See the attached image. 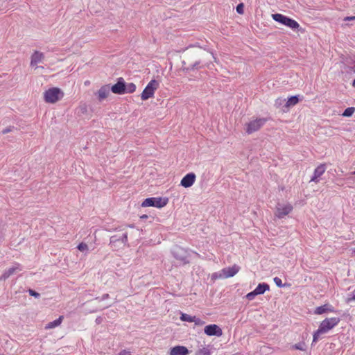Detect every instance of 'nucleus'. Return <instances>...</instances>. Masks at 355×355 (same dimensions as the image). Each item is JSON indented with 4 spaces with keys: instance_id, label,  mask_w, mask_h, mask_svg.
Wrapping results in <instances>:
<instances>
[{
    "instance_id": "21",
    "label": "nucleus",
    "mask_w": 355,
    "mask_h": 355,
    "mask_svg": "<svg viewBox=\"0 0 355 355\" xmlns=\"http://www.w3.org/2000/svg\"><path fill=\"white\" fill-rule=\"evenodd\" d=\"M125 93L132 94L134 93L136 91L137 87L135 83H130L128 84H125Z\"/></svg>"
},
{
    "instance_id": "40",
    "label": "nucleus",
    "mask_w": 355,
    "mask_h": 355,
    "mask_svg": "<svg viewBox=\"0 0 355 355\" xmlns=\"http://www.w3.org/2000/svg\"><path fill=\"white\" fill-rule=\"evenodd\" d=\"M353 174L355 175V171L353 172Z\"/></svg>"
},
{
    "instance_id": "4",
    "label": "nucleus",
    "mask_w": 355,
    "mask_h": 355,
    "mask_svg": "<svg viewBox=\"0 0 355 355\" xmlns=\"http://www.w3.org/2000/svg\"><path fill=\"white\" fill-rule=\"evenodd\" d=\"M272 17L275 21H277L283 25H285L291 29L294 30L298 29L300 28V24L297 21L291 18H289L282 14H272Z\"/></svg>"
},
{
    "instance_id": "33",
    "label": "nucleus",
    "mask_w": 355,
    "mask_h": 355,
    "mask_svg": "<svg viewBox=\"0 0 355 355\" xmlns=\"http://www.w3.org/2000/svg\"><path fill=\"white\" fill-rule=\"evenodd\" d=\"M28 293L31 296H33L35 297H38L40 296V294L38 293H37L35 291L31 290V289L29 290Z\"/></svg>"
},
{
    "instance_id": "35",
    "label": "nucleus",
    "mask_w": 355,
    "mask_h": 355,
    "mask_svg": "<svg viewBox=\"0 0 355 355\" xmlns=\"http://www.w3.org/2000/svg\"><path fill=\"white\" fill-rule=\"evenodd\" d=\"M354 68L355 69V55L353 56Z\"/></svg>"
},
{
    "instance_id": "32",
    "label": "nucleus",
    "mask_w": 355,
    "mask_h": 355,
    "mask_svg": "<svg viewBox=\"0 0 355 355\" xmlns=\"http://www.w3.org/2000/svg\"><path fill=\"white\" fill-rule=\"evenodd\" d=\"M130 354H131L130 351L127 350V349L121 350V351L118 354V355H130Z\"/></svg>"
},
{
    "instance_id": "11",
    "label": "nucleus",
    "mask_w": 355,
    "mask_h": 355,
    "mask_svg": "<svg viewBox=\"0 0 355 355\" xmlns=\"http://www.w3.org/2000/svg\"><path fill=\"white\" fill-rule=\"evenodd\" d=\"M125 83L123 80V78H120L118 80V82L112 85L111 87V91L114 94H123L125 93Z\"/></svg>"
},
{
    "instance_id": "1",
    "label": "nucleus",
    "mask_w": 355,
    "mask_h": 355,
    "mask_svg": "<svg viewBox=\"0 0 355 355\" xmlns=\"http://www.w3.org/2000/svg\"><path fill=\"white\" fill-rule=\"evenodd\" d=\"M340 322V319L336 317L326 318L322 320L319 328L314 332L313 336V342L315 343L318 340L321 334H325L336 327Z\"/></svg>"
},
{
    "instance_id": "31",
    "label": "nucleus",
    "mask_w": 355,
    "mask_h": 355,
    "mask_svg": "<svg viewBox=\"0 0 355 355\" xmlns=\"http://www.w3.org/2000/svg\"><path fill=\"white\" fill-rule=\"evenodd\" d=\"M274 282L275 283V284L278 286V287H282L283 286V284H282V279L279 277H275L274 278Z\"/></svg>"
},
{
    "instance_id": "20",
    "label": "nucleus",
    "mask_w": 355,
    "mask_h": 355,
    "mask_svg": "<svg viewBox=\"0 0 355 355\" xmlns=\"http://www.w3.org/2000/svg\"><path fill=\"white\" fill-rule=\"evenodd\" d=\"M299 102V98L297 96H293L288 98V101L286 103L285 107L288 108L291 106H294L297 104Z\"/></svg>"
},
{
    "instance_id": "22",
    "label": "nucleus",
    "mask_w": 355,
    "mask_h": 355,
    "mask_svg": "<svg viewBox=\"0 0 355 355\" xmlns=\"http://www.w3.org/2000/svg\"><path fill=\"white\" fill-rule=\"evenodd\" d=\"M196 355H211V352L208 347H204L201 349H199L196 352Z\"/></svg>"
},
{
    "instance_id": "39",
    "label": "nucleus",
    "mask_w": 355,
    "mask_h": 355,
    "mask_svg": "<svg viewBox=\"0 0 355 355\" xmlns=\"http://www.w3.org/2000/svg\"><path fill=\"white\" fill-rule=\"evenodd\" d=\"M352 299L355 300V291H354V295L352 297Z\"/></svg>"
},
{
    "instance_id": "29",
    "label": "nucleus",
    "mask_w": 355,
    "mask_h": 355,
    "mask_svg": "<svg viewBox=\"0 0 355 355\" xmlns=\"http://www.w3.org/2000/svg\"><path fill=\"white\" fill-rule=\"evenodd\" d=\"M219 276H221V271L218 273V272H214L211 275V279L212 280H216L217 279H224L223 277H219Z\"/></svg>"
},
{
    "instance_id": "8",
    "label": "nucleus",
    "mask_w": 355,
    "mask_h": 355,
    "mask_svg": "<svg viewBox=\"0 0 355 355\" xmlns=\"http://www.w3.org/2000/svg\"><path fill=\"white\" fill-rule=\"evenodd\" d=\"M240 269L241 268L236 264L231 267L224 268L221 270L220 277H223L224 279L232 277L239 272Z\"/></svg>"
},
{
    "instance_id": "27",
    "label": "nucleus",
    "mask_w": 355,
    "mask_h": 355,
    "mask_svg": "<svg viewBox=\"0 0 355 355\" xmlns=\"http://www.w3.org/2000/svg\"><path fill=\"white\" fill-rule=\"evenodd\" d=\"M77 248L81 252H84L88 250V245L83 242L80 243Z\"/></svg>"
},
{
    "instance_id": "25",
    "label": "nucleus",
    "mask_w": 355,
    "mask_h": 355,
    "mask_svg": "<svg viewBox=\"0 0 355 355\" xmlns=\"http://www.w3.org/2000/svg\"><path fill=\"white\" fill-rule=\"evenodd\" d=\"M292 348L295 349L304 351L305 350V343L304 342H302V343L295 344V345H293Z\"/></svg>"
},
{
    "instance_id": "38",
    "label": "nucleus",
    "mask_w": 355,
    "mask_h": 355,
    "mask_svg": "<svg viewBox=\"0 0 355 355\" xmlns=\"http://www.w3.org/2000/svg\"><path fill=\"white\" fill-rule=\"evenodd\" d=\"M352 86L355 88V79L352 82Z\"/></svg>"
},
{
    "instance_id": "17",
    "label": "nucleus",
    "mask_w": 355,
    "mask_h": 355,
    "mask_svg": "<svg viewBox=\"0 0 355 355\" xmlns=\"http://www.w3.org/2000/svg\"><path fill=\"white\" fill-rule=\"evenodd\" d=\"M326 170V167L324 164L319 165L314 171L313 177L311 178V181L318 182V178H320Z\"/></svg>"
},
{
    "instance_id": "26",
    "label": "nucleus",
    "mask_w": 355,
    "mask_h": 355,
    "mask_svg": "<svg viewBox=\"0 0 355 355\" xmlns=\"http://www.w3.org/2000/svg\"><path fill=\"white\" fill-rule=\"evenodd\" d=\"M194 322L196 326H202L205 324V322L200 319L199 318H197L196 316H193V322Z\"/></svg>"
},
{
    "instance_id": "2",
    "label": "nucleus",
    "mask_w": 355,
    "mask_h": 355,
    "mask_svg": "<svg viewBox=\"0 0 355 355\" xmlns=\"http://www.w3.org/2000/svg\"><path fill=\"white\" fill-rule=\"evenodd\" d=\"M63 91L58 87H51L46 90L43 94L44 100L47 103L54 104L64 97Z\"/></svg>"
},
{
    "instance_id": "10",
    "label": "nucleus",
    "mask_w": 355,
    "mask_h": 355,
    "mask_svg": "<svg viewBox=\"0 0 355 355\" xmlns=\"http://www.w3.org/2000/svg\"><path fill=\"white\" fill-rule=\"evenodd\" d=\"M196 179V175H195V173H187L181 180L180 185L185 188L191 187L194 184Z\"/></svg>"
},
{
    "instance_id": "30",
    "label": "nucleus",
    "mask_w": 355,
    "mask_h": 355,
    "mask_svg": "<svg viewBox=\"0 0 355 355\" xmlns=\"http://www.w3.org/2000/svg\"><path fill=\"white\" fill-rule=\"evenodd\" d=\"M256 295H257V293L253 291L246 295V298L248 300H252Z\"/></svg>"
},
{
    "instance_id": "15",
    "label": "nucleus",
    "mask_w": 355,
    "mask_h": 355,
    "mask_svg": "<svg viewBox=\"0 0 355 355\" xmlns=\"http://www.w3.org/2000/svg\"><path fill=\"white\" fill-rule=\"evenodd\" d=\"M170 355H188L189 350L184 346L178 345L171 349Z\"/></svg>"
},
{
    "instance_id": "3",
    "label": "nucleus",
    "mask_w": 355,
    "mask_h": 355,
    "mask_svg": "<svg viewBox=\"0 0 355 355\" xmlns=\"http://www.w3.org/2000/svg\"><path fill=\"white\" fill-rule=\"evenodd\" d=\"M159 87V83L157 80L155 79L151 80L141 92V99L142 101H147L149 98H153Z\"/></svg>"
},
{
    "instance_id": "5",
    "label": "nucleus",
    "mask_w": 355,
    "mask_h": 355,
    "mask_svg": "<svg viewBox=\"0 0 355 355\" xmlns=\"http://www.w3.org/2000/svg\"><path fill=\"white\" fill-rule=\"evenodd\" d=\"M168 202V198H148L145 199L142 203L141 207H155L157 208H162L165 207Z\"/></svg>"
},
{
    "instance_id": "12",
    "label": "nucleus",
    "mask_w": 355,
    "mask_h": 355,
    "mask_svg": "<svg viewBox=\"0 0 355 355\" xmlns=\"http://www.w3.org/2000/svg\"><path fill=\"white\" fill-rule=\"evenodd\" d=\"M22 270V267L20 263H16L13 266L9 268L8 269L6 270L2 274L1 277V279L6 280L8 279L10 276L13 275L14 273L17 272H19Z\"/></svg>"
},
{
    "instance_id": "37",
    "label": "nucleus",
    "mask_w": 355,
    "mask_h": 355,
    "mask_svg": "<svg viewBox=\"0 0 355 355\" xmlns=\"http://www.w3.org/2000/svg\"><path fill=\"white\" fill-rule=\"evenodd\" d=\"M9 132V130H3V133L5 134V133H7Z\"/></svg>"
},
{
    "instance_id": "34",
    "label": "nucleus",
    "mask_w": 355,
    "mask_h": 355,
    "mask_svg": "<svg viewBox=\"0 0 355 355\" xmlns=\"http://www.w3.org/2000/svg\"><path fill=\"white\" fill-rule=\"evenodd\" d=\"M355 20V16L346 17L344 18V21H352Z\"/></svg>"
},
{
    "instance_id": "7",
    "label": "nucleus",
    "mask_w": 355,
    "mask_h": 355,
    "mask_svg": "<svg viewBox=\"0 0 355 355\" xmlns=\"http://www.w3.org/2000/svg\"><path fill=\"white\" fill-rule=\"evenodd\" d=\"M293 209V207L290 203L278 204L276 207L275 215L278 218H283L286 216L288 215Z\"/></svg>"
},
{
    "instance_id": "14",
    "label": "nucleus",
    "mask_w": 355,
    "mask_h": 355,
    "mask_svg": "<svg viewBox=\"0 0 355 355\" xmlns=\"http://www.w3.org/2000/svg\"><path fill=\"white\" fill-rule=\"evenodd\" d=\"M44 59V55L43 53L38 51H35L31 55V66L34 67L37 64L42 62Z\"/></svg>"
},
{
    "instance_id": "36",
    "label": "nucleus",
    "mask_w": 355,
    "mask_h": 355,
    "mask_svg": "<svg viewBox=\"0 0 355 355\" xmlns=\"http://www.w3.org/2000/svg\"><path fill=\"white\" fill-rule=\"evenodd\" d=\"M148 218V216L146 214L141 216V218Z\"/></svg>"
},
{
    "instance_id": "28",
    "label": "nucleus",
    "mask_w": 355,
    "mask_h": 355,
    "mask_svg": "<svg viewBox=\"0 0 355 355\" xmlns=\"http://www.w3.org/2000/svg\"><path fill=\"white\" fill-rule=\"evenodd\" d=\"M236 12L239 14L243 15L244 13V5L243 3H241L236 6Z\"/></svg>"
},
{
    "instance_id": "16",
    "label": "nucleus",
    "mask_w": 355,
    "mask_h": 355,
    "mask_svg": "<svg viewBox=\"0 0 355 355\" xmlns=\"http://www.w3.org/2000/svg\"><path fill=\"white\" fill-rule=\"evenodd\" d=\"M98 98L100 101L105 99L110 94V87L108 85L101 87L98 91Z\"/></svg>"
},
{
    "instance_id": "13",
    "label": "nucleus",
    "mask_w": 355,
    "mask_h": 355,
    "mask_svg": "<svg viewBox=\"0 0 355 355\" xmlns=\"http://www.w3.org/2000/svg\"><path fill=\"white\" fill-rule=\"evenodd\" d=\"M334 312H335L334 307L329 304H325L322 306H318L314 310V313L316 315H322L325 313H334Z\"/></svg>"
},
{
    "instance_id": "23",
    "label": "nucleus",
    "mask_w": 355,
    "mask_h": 355,
    "mask_svg": "<svg viewBox=\"0 0 355 355\" xmlns=\"http://www.w3.org/2000/svg\"><path fill=\"white\" fill-rule=\"evenodd\" d=\"M180 320L184 322H192L193 316L182 313L180 316Z\"/></svg>"
},
{
    "instance_id": "6",
    "label": "nucleus",
    "mask_w": 355,
    "mask_h": 355,
    "mask_svg": "<svg viewBox=\"0 0 355 355\" xmlns=\"http://www.w3.org/2000/svg\"><path fill=\"white\" fill-rule=\"evenodd\" d=\"M267 119L265 118H257L245 123V132L250 135L258 131L266 123Z\"/></svg>"
},
{
    "instance_id": "9",
    "label": "nucleus",
    "mask_w": 355,
    "mask_h": 355,
    "mask_svg": "<svg viewBox=\"0 0 355 355\" xmlns=\"http://www.w3.org/2000/svg\"><path fill=\"white\" fill-rule=\"evenodd\" d=\"M205 333L209 336H220L223 334L222 329L217 324H209L204 329Z\"/></svg>"
},
{
    "instance_id": "19",
    "label": "nucleus",
    "mask_w": 355,
    "mask_h": 355,
    "mask_svg": "<svg viewBox=\"0 0 355 355\" xmlns=\"http://www.w3.org/2000/svg\"><path fill=\"white\" fill-rule=\"evenodd\" d=\"M268 290L269 285L266 283H263L259 284L254 291L257 293V295H261L263 294L266 291Z\"/></svg>"
},
{
    "instance_id": "24",
    "label": "nucleus",
    "mask_w": 355,
    "mask_h": 355,
    "mask_svg": "<svg viewBox=\"0 0 355 355\" xmlns=\"http://www.w3.org/2000/svg\"><path fill=\"white\" fill-rule=\"evenodd\" d=\"M354 111H355L354 107H348L344 111L343 115L344 116H350L354 114Z\"/></svg>"
},
{
    "instance_id": "18",
    "label": "nucleus",
    "mask_w": 355,
    "mask_h": 355,
    "mask_svg": "<svg viewBox=\"0 0 355 355\" xmlns=\"http://www.w3.org/2000/svg\"><path fill=\"white\" fill-rule=\"evenodd\" d=\"M63 318L64 317L62 315H60L57 320L46 324L45 326V329H50L58 327L62 323Z\"/></svg>"
}]
</instances>
